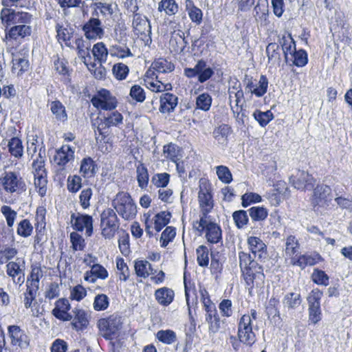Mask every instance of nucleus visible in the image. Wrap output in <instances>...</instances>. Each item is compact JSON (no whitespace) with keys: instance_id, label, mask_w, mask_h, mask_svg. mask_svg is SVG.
Returning a JSON list of instances; mask_svg holds the SVG:
<instances>
[{"instance_id":"obj_1","label":"nucleus","mask_w":352,"mask_h":352,"mask_svg":"<svg viewBox=\"0 0 352 352\" xmlns=\"http://www.w3.org/2000/svg\"><path fill=\"white\" fill-rule=\"evenodd\" d=\"M112 206L124 220H132L137 214V206L128 192H119L112 200Z\"/></svg>"},{"instance_id":"obj_2","label":"nucleus","mask_w":352,"mask_h":352,"mask_svg":"<svg viewBox=\"0 0 352 352\" xmlns=\"http://www.w3.org/2000/svg\"><path fill=\"white\" fill-rule=\"evenodd\" d=\"M0 187L11 195H21L27 189L25 182L21 174L10 170L6 171L1 176Z\"/></svg>"},{"instance_id":"obj_3","label":"nucleus","mask_w":352,"mask_h":352,"mask_svg":"<svg viewBox=\"0 0 352 352\" xmlns=\"http://www.w3.org/2000/svg\"><path fill=\"white\" fill-rule=\"evenodd\" d=\"M331 189L327 185H318L314 188L311 203L315 212L320 214L324 212L331 200Z\"/></svg>"},{"instance_id":"obj_4","label":"nucleus","mask_w":352,"mask_h":352,"mask_svg":"<svg viewBox=\"0 0 352 352\" xmlns=\"http://www.w3.org/2000/svg\"><path fill=\"white\" fill-rule=\"evenodd\" d=\"M193 227L199 232L205 230L208 242L212 244L222 242V230L220 226L208 221L205 217H201L199 221L195 222Z\"/></svg>"},{"instance_id":"obj_5","label":"nucleus","mask_w":352,"mask_h":352,"mask_svg":"<svg viewBox=\"0 0 352 352\" xmlns=\"http://www.w3.org/2000/svg\"><path fill=\"white\" fill-rule=\"evenodd\" d=\"M101 234L106 239L114 237L119 228V221L116 212L111 208L105 209L100 216Z\"/></svg>"},{"instance_id":"obj_6","label":"nucleus","mask_w":352,"mask_h":352,"mask_svg":"<svg viewBox=\"0 0 352 352\" xmlns=\"http://www.w3.org/2000/svg\"><path fill=\"white\" fill-rule=\"evenodd\" d=\"M122 325L121 317L115 315L100 319L98 322L100 334L106 340H112L117 336L122 329Z\"/></svg>"},{"instance_id":"obj_7","label":"nucleus","mask_w":352,"mask_h":352,"mask_svg":"<svg viewBox=\"0 0 352 352\" xmlns=\"http://www.w3.org/2000/svg\"><path fill=\"white\" fill-rule=\"evenodd\" d=\"M171 213L168 211H162L156 214L153 218L150 212L144 214L145 232L151 237L153 236V224L157 232H160L170 221Z\"/></svg>"},{"instance_id":"obj_8","label":"nucleus","mask_w":352,"mask_h":352,"mask_svg":"<svg viewBox=\"0 0 352 352\" xmlns=\"http://www.w3.org/2000/svg\"><path fill=\"white\" fill-rule=\"evenodd\" d=\"M257 328H255L256 330ZM237 336L241 342L252 346L256 340L254 329L250 317L248 315H243L239 319L238 323Z\"/></svg>"},{"instance_id":"obj_9","label":"nucleus","mask_w":352,"mask_h":352,"mask_svg":"<svg viewBox=\"0 0 352 352\" xmlns=\"http://www.w3.org/2000/svg\"><path fill=\"white\" fill-rule=\"evenodd\" d=\"M246 284L253 287H263L265 282V275L261 265L258 263H252V265L241 271Z\"/></svg>"},{"instance_id":"obj_10","label":"nucleus","mask_w":352,"mask_h":352,"mask_svg":"<svg viewBox=\"0 0 352 352\" xmlns=\"http://www.w3.org/2000/svg\"><path fill=\"white\" fill-rule=\"evenodd\" d=\"M230 104L232 113L239 124H244V118L246 117L245 111L243 109L245 102L243 89L232 91L229 89Z\"/></svg>"},{"instance_id":"obj_11","label":"nucleus","mask_w":352,"mask_h":352,"mask_svg":"<svg viewBox=\"0 0 352 352\" xmlns=\"http://www.w3.org/2000/svg\"><path fill=\"white\" fill-rule=\"evenodd\" d=\"M92 104L97 109L111 111L116 109L118 101L108 89H100L91 100Z\"/></svg>"},{"instance_id":"obj_12","label":"nucleus","mask_w":352,"mask_h":352,"mask_svg":"<svg viewBox=\"0 0 352 352\" xmlns=\"http://www.w3.org/2000/svg\"><path fill=\"white\" fill-rule=\"evenodd\" d=\"M94 17L90 18L82 26V30L87 39L96 40L102 38L104 34V30L101 21L94 17L98 15L96 10L93 12Z\"/></svg>"},{"instance_id":"obj_13","label":"nucleus","mask_w":352,"mask_h":352,"mask_svg":"<svg viewBox=\"0 0 352 352\" xmlns=\"http://www.w3.org/2000/svg\"><path fill=\"white\" fill-rule=\"evenodd\" d=\"M0 18L6 27L16 25L21 21H32V15L25 12H18L6 7L1 11Z\"/></svg>"},{"instance_id":"obj_14","label":"nucleus","mask_w":352,"mask_h":352,"mask_svg":"<svg viewBox=\"0 0 352 352\" xmlns=\"http://www.w3.org/2000/svg\"><path fill=\"white\" fill-rule=\"evenodd\" d=\"M8 333L10 340V344L13 347L23 349L29 346L30 338L25 330L22 329L19 326H9L8 327Z\"/></svg>"},{"instance_id":"obj_15","label":"nucleus","mask_w":352,"mask_h":352,"mask_svg":"<svg viewBox=\"0 0 352 352\" xmlns=\"http://www.w3.org/2000/svg\"><path fill=\"white\" fill-rule=\"evenodd\" d=\"M122 115L117 111L107 113V116L104 117V119L101 120L95 130V133L96 134L98 133L99 135L105 137L107 133L106 129L111 126H118L120 124H122Z\"/></svg>"},{"instance_id":"obj_16","label":"nucleus","mask_w":352,"mask_h":352,"mask_svg":"<svg viewBox=\"0 0 352 352\" xmlns=\"http://www.w3.org/2000/svg\"><path fill=\"white\" fill-rule=\"evenodd\" d=\"M71 222L74 230L82 232L86 231V234L89 236L93 232V218L88 214H72L71 215Z\"/></svg>"},{"instance_id":"obj_17","label":"nucleus","mask_w":352,"mask_h":352,"mask_svg":"<svg viewBox=\"0 0 352 352\" xmlns=\"http://www.w3.org/2000/svg\"><path fill=\"white\" fill-rule=\"evenodd\" d=\"M90 316L83 309L75 307L72 309L71 325L76 331H82L87 328Z\"/></svg>"},{"instance_id":"obj_18","label":"nucleus","mask_w":352,"mask_h":352,"mask_svg":"<svg viewBox=\"0 0 352 352\" xmlns=\"http://www.w3.org/2000/svg\"><path fill=\"white\" fill-rule=\"evenodd\" d=\"M292 186L298 190L311 188L315 183V179L308 173L304 170H298L296 175L289 178Z\"/></svg>"},{"instance_id":"obj_19","label":"nucleus","mask_w":352,"mask_h":352,"mask_svg":"<svg viewBox=\"0 0 352 352\" xmlns=\"http://www.w3.org/2000/svg\"><path fill=\"white\" fill-rule=\"evenodd\" d=\"M74 148L68 144L63 145L56 151L54 162L60 166H64L74 160Z\"/></svg>"},{"instance_id":"obj_20","label":"nucleus","mask_w":352,"mask_h":352,"mask_svg":"<svg viewBox=\"0 0 352 352\" xmlns=\"http://www.w3.org/2000/svg\"><path fill=\"white\" fill-rule=\"evenodd\" d=\"M199 207L202 212V217L207 219V214L212 210L214 206L212 196L209 189L205 186L200 187L198 195Z\"/></svg>"},{"instance_id":"obj_21","label":"nucleus","mask_w":352,"mask_h":352,"mask_svg":"<svg viewBox=\"0 0 352 352\" xmlns=\"http://www.w3.org/2000/svg\"><path fill=\"white\" fill-rule=\"evenodd\" d=\"M17 258L16 261H10L6 265V273L12 278L16 285H21L25 280L24 267L21 266Z\"/></svg>"},{"instance_id":"obj_22","label":"nucleus","mask_w":352,"mask_h":352,"mask_svg":"<svg viewBox=\"0 0 352 352\" xmlns=\"http://www.w3.org/2000/svg\"><path fill=\"white\" fill-rule=\"evenodd\" d=\"M70 309L71 305L69 300L67 298H60L55 302L52 314L60 320L69 321L72 320V314L68 312Z\"/></svg>"},{"instance_id":"obj_23","label":"nucleus","mask_w":352,"mask_h":352,"mask_svg":"<svg viewBox=\"0 0 352 352\" xmlns=\"http://www.w3.org/2000/svg\"><path fill=\"white\" fill-rule=\"evenodd\" d=\"M248 244L252 254L258 260L267 258V247L264 242L258 237L250 236L248 238Z\"/></svg>"},{"instance_id":"obj_24","label":"nucleus","mask_w":352,"mask_h":352,"mask_svg":"<svg viewBox=\"0 0 352 352\" xmlns=\"http://www.w3.org/2000/svg\"><path fill=\"white\" fill-rule=\"evenodd\" d=\"M133 28L138 35L150 34L151 32L149 21L140 13L133 15Z\"/></svg>"},{"instance_id":"obj_25","label":"nucleus","mask_w":352,"mask_h":352,"mask_svg":"<svg viewBox=\"0 0 352 352\" xmlns=\"http://www.w3.org/2000/svg\"><path fill=\"white\" fill-rule=\"evenodd\" d=\"M154 296L160 305L167 307L173 301L175 292L170 288L163 287L155 290Z\"/></svg>"},{"instance_id":"obj_26","label":"nucleus","mask_w":352,"mask_h":352,"mask_svg":"<svg viewBox=\"0 0 352 352\" xmlns=\"http://www.w3.org/2000/svg\"><path fill=\"white\" fill-rule=\"evenodd\" d=\"M109 276L107 270L101 265L97 264L92 266L90 271H87L84 276L85 280L94 283L97 278L106 279Z\"/></svg>"},{"instance_id":"obj_27","label":"nucleus","mask_w":352,"mask_h":352,"mask_svg":"<svg viewBox=\"0 0 352 352\" xmlns=\"http://www.w3.org/2000/svg\"><path fill=\"white\" fill-rule=\"evenodd\" d=\"M177 104V97L169 93H166L160 97V111L162 113H170Z\"/></svg>"},{"instance_id":"obj_28","label":"nucleus","mask_w":352,"mask_h":352,"mask_svg":"<svg viewBox=\"0 0 352 352\" xmlns=\"http://www.w3.org/2000/svg\"><path fill=\"white\" fill-rule=\"evenodd\" d=\"M7 34V37L16 40L19 38H25L32 33V28L30 25H13Z\"/></svg>"},{"instance_id":"obj_29","label":"nucleus","mask_w":352,"mask_h":352,"mask_svg":"<svg viewBox=\"0 0 352 352\" xmlns=\"http://www.w3.org/2000/svg\"><path fill=\"white\" fill-rule=\"evenodd\" d=\"M7 146L12 157L19 160L23 156V142L19 138L13 137L9 140Z\"/></svg>"},{"instance_id":"obj_30","label":"nucleus","mask_w":352,"mask_h":352,"mask_svg":"<svg viewBox=\"0 0 352 352\" xmlns=\"http://www.w3.org/2000/svg\"><path fill=\"white\" fill-rule=\"evenodd\" d=\"M45 151L41 148L36 159L33 160L32 164L34 176L47 175L45 168Z\"/></svg>"},{"instance_id":"obj_31","label":"nucleus","mask_w":352,"mask_h":352,"mask_svg":"<svg viewBox=\"0 0 352 352\" xmlns=\"http://www.w3.org/2000/svg\"><path fill=\"white\" fill-rule=\"evenodd\" d=\"M27 153L31 159L36 155L37 152L39 153V149L45 151L44 146H43V142L39 141L36 135H29L27 138Z\"/></svg>"},{"instance_id":"obj_32","label":"nucleus","mask_w":352,"mask_h":352,"mask_svg":"<svg viewBox=\"0 0 352 352\" xmlns=\"http://www.w3.org/2000/svg\"><path fill=\"white\" fill-rule=\"evenodd\" d=\"M185 8L190 20L197 25H199L203 17L201 10L195 6L192 0H185Z\"/></svg>"},{"instance_id":"obj_33","label":"nucleus","mask_w":352,"mask_h":352,"mask_svg":"<svg viewBox=\"0 0 352 352\" xmlns=\"http://www.w3.org/2000/svg\"><path fill=\"white\" fill-rule=\"evenodd\" d=\"M96 165L90 157H84L80 162V173L85 178H91L96 173Z\"/></svg>"},{"instance_id":"obj_34","label":"nucleus","mask_w":352,"mask_h":352,"mask_svg":"<svg viewBox=\"0 0 352 352\" xmlns=\"http://www.w3.org/2000/svg\"><path fill=\"white\" fill-rule=\"evenodd\" d=\"M134 267L137 276L144 278L156 273V271H153L151 264L145 260L135 261Z\"/></svg>"},{"instance_id":"obj_35","label":"nucleus","mask_w":352,"mask_h":352,"mask_svg":"<svg viewBox=\"0 0 352 352\" xmlns=\"http://www.w3.org/2000/svg\"><path fill=\"white\" fill-rule=\"evenodd\" d=\"M198 80L201 82H205L208 80L214 74L213 70L207 67L206 61L204 60H199L196 65L195 66Z\"/></svg>"},{"instance_id":"obj_36","label":"nucleus","mask_w":352,"mask_h":352,"mask_svg":"<svg viewBox=\"0 0 352 352\" xmlns=\"http://www.w3.org/2000/svg\"><path fill=\"white\" fill-rule=\"evenodd\" d=\"M231 133V127L228 124H223L214 129L212 135L219 144H225L227 143L228 138Z\"/></svg>"},{"instance_id":"obj_37","label":"nucleus","mask_w":352,"mask_h":352,"mask_svg":"<svg viewBox=\"0 0 352 352\" xmlns=\"http://www.w3.org/2000/svg\"><path fill=\"white\" fill-rule=\"evenodd\" d=\"M302 302L301 296L299 293L289 292L286 294L283 299L284 307L288 309H295L298 307Z\"/></svg>"},{"instance_id":"obj_38","label":"nucleus","mask_w":352,"mask_h":352,"mask_svg":"<svg viewBox=\"0 0 352 352\" xmlns=\"http://www.w3.org/2000/svg\"><path fill=\"white\" fill-rule=\"evenodd\" d=\"M136 173L138 186L142 189H145L148 186L149 181L147 168L142 163H139L136 168Z\"/></svg>"},{"instance_id":"obj_39","label":"nucleus","mask_w":352,"mask_h":352,"mask_svg":"<svg viewBox=\"0 0 352 352\" xmlns=\"http://www.w3.org/2000/svg\"><path fill=\"white\" fill-rule=\"evenodd\" d=\"M43 273L38 266H34L32 267V270L29 277L27 279L26 286L27 287H34L38 289L40 279L43 277Z\"/></svg>"},{"instance_id":"obj_40","label":"nucleus","mask_w":352,"mask_h":352,"mask_svg":"<svg viewBox=\"0 0 352 352\" xmlns=\"http://www.w3.org/2000/svg\"><path fill=\"white\" fill-rule=\"evenodd\" d=\"M280 44L286 61H288L289 59V56H292L296 51L295 41L292 36L289 35L287 37L283 36L282 38Z\"/></svg>"},{"instance_id":"obj_41","label":"nucleus","mask_w":352,"mask_h":352,"mask_svg":"<svg viewBox=\"0 0 352 352\" xmlns=\"http://www.w3.org/2000/svg\"><path fill=\"white\" fill-rule=\"evenodd\" d=\"M205 320L208 324V331L210 334H214L219 331L221 328V321L217 311L209 315H205Z\"/></svg>"},{"instance_id":"obj_42","label":"nucleus","mask_w":352,"mask_h":352,"mask_svg":"<svg viewBox=\"0 0 352 352\" xmlns=\"http://www.w3.org/2000/svg\"><path fill=\"white\" fill-rule=\"evenodd\" d=\"M299 243L294 236L290 235L286 239L285 255L289 258L298 254L299 250Z\"/></svg>"},{"instance_id":"obj_43","label":"nucleus","mask_w":352,"mask_h":352,"mask_svg":"<svg viewBox=\"0 0 352 352\" xmlns=\"http://www.w3.org/2000/svg\"><path fill=\"white\" fill-rule=\"evenodd\" d=\"M159 12L164 11L168 15H174L178 12V5L175 0H161L158 3Z\"/></svg>"},{"instance_id":"obj_44","label":"nucleus","mask_w":352,"mask_h":352,"mask_svg":"<svg viewBox=\"0 0 352 352\" xmlns=\"http://www.w3.org/2000/svg\"><path fill=\"white\" fill-rule=\"evenodd\" d=\"M179 148L175 144L170 143L164 146V153L165 157L173 162H177L180 160L181 154H180Z\"/></svg>"},{"instance_id":"obj_45","label":"nucleus","mask_w":352,"mask_h":352,"mask_svg":"<svg viewBox=\"0 0 352 352\" xmlns=\"http://www.w3.org/2000/svg\"><path fill=\"white\" fill-rule=\"evenodd\" d=\"M156 338L160 342L168 345L173 344L177 340L176 333L170 329L158 331Z\"/></svg>"},{"instance_id":"obj_46","label":"nucleus","mask_w":352,"mask_h":352,"mask_svg":"<svg viewBox=\"0 0 352 352\" xmlns=\"http://www.w3.org/2000/svg\"><path fill=\"white\" fill-rule=\"evenodd\" d=\"M248 212L251 219L253 221H264L268 215L267 208L263 206H253L250 208Z\"/></svg>"},{"instance_id":"obj_47","label":"nucleus","mask_w":352,"mask_h":352,"mask_svg":"<svg viewBox=\"0 0 352 352\" xmlns=\"http://www.w3.org/2000/svg\"><path fill=\"white\" fill-rule=\"evenodd\" d=\"M152 68L159 73H166L172 72L174 65L164 58H159L152 63Z\"/></svg>"},{"instance_id":"obj_48","label":"nucleus","mask_w":352,"mask_h":352,"mask_svg":"<svg viewBox=\"0 0 352 352\" xmlns=\"http://www.w3.org/2000/svg\"><path fill=\"white\" fill-rule=\"evenodd\" d=\"M94 58L101 64L107 60L108 50L102 42L95 44L91 50Z\"/></svg>"},{"instance_id":"obj_49","label":"nucleus","mask_w":352,"mask_h":352,"mask_svg":"<svg viewBox=\"0 0 352 352\" xmlns=\"http://www.w3.org/2000/svg\"><path fill=\"white\" fill-rule=\"evenodd\" d=\"M12 72L17 76L21 75L23 72L27 71L29 67L28 60L24 58L17 57L12 60Z\"/></svg>"},{"instance_id":"obj_50","label":"nucleus","mask_w":352,"mask_h":352,"mask_svg":"<svg viewBox=\"0 0 352 352\" xmlns=\"http://www.w3.org/2000/svg\"><path fill=\"white\" fill-rule=\"evenodd\" d=\"M45 214L46 209L44 207L37 208L35 217V228L38 233H41L45 230L46 225Z\"/></svg>"},{"instance_id":"obj_51","label":"nucleus","mask_w":352,"mask_h":352,"mask_svg":"<svg viewBox=\"0 0 352 352\" xmlns=\"http://www.w3.org/2000/svg\"><path fill=\"white\" fill-rule=\"evenodd\" d=\"M253 117L258 122L260 126H265L268 123L274 119L273 113L270 111H261L256 110L253 113Z\"/></svg>"},{"instance_id":"obj_52","label":"nucleus","mask_w":352,"mask_h":352,"mask_svg":"<svg viewBox=\"0 0 352 352\" xmlns=\"http://www.w3.org/2000/svg\"><path fill=\"white\" fill-rule=\"evenodd\" d=\"M33 226L28 219H23L19 223L16 229L18 235L27 238L32 235Z\"/></svg>"},{"instance_id":"obj_53","label":"nucleus","mask_w":352,"mask_h":352,"mask_svg":"<svg viewBox=\"0 0 352 352\" xmlns=\"http://www.w3.org/2000/svg\"><path fill=\"white\" fill-rule=\"evenodd\" d=\"M197 263L201 267H207L209 264V252L205 245H199L196 250Z\"/></svg>"},{"instance_id":"obj_54","label":"nucleus","mask_w":352,"mask_h":352,"mask_svg":"<svg viewBox=\"0 0 352 352\" xmlns=\"http://www.w3.org/2000/svg\"><path fill=\"white\" fill-rule=\"evenodd\" d=\"M289 60L298 67H303L308 61L307 52L303 50H296Z\"/></svg>"},{"instance_id":"obj_55","label":"nucleus","mask_w":352,"mask_h":352,"mask_svg":"<svg viewBox=\"0 0 352 352\" xmlns=\"http://www.w3.org/2000/svg\"><path fill=\"white\" fill-rule=\"evenodd\" d=\"M232 218L236 226L239 229L243 228L246 226L249 221L247 211L243 210H237L233 212Z\"/></svg>"},{"instance_id":"obj_56","label":"nucleus","mask_w":352,"mask_h":352,"mask_svg":"<svg viewBox=\"0 0 352 352\" xmlns=\"http://www.w3.org/2000/svg\"><path fill=\"white\" fill-rule=\"evenodd\" d=\"M34 177V186L38 192L39 195L43 197L47 192V175H37Z\"/></svg>"},{"instance_id":"obj_57","label":"nucleus","mask_w":352,"mask_h":352,"mask_svg":"<svg viewBox=\"0 0 352 352\" xmlns=\"http://www.w3.org/2000/svg\"><path fill=\"white\" fill-rule=\"evenodd\" d=\"M176 235L175 228L172 226H168L162 232L160 237L161 246L165 248L171 242Z\"/></svg>"},{"instance_id":"obj_58","label":"nucleus","mask_w":352,"mask_h":352,"mask_svg":"<svg viewBox=\"0 0 352 352\" xmlns=\"http://www.w3.org/2000/svg\"><path fill=\"white\" fill-rule=\"evenodd\" d=\"M109 305V299L107 295L101 294L95 296L93 307L96 311H104L108 308Z\"/></svg>"},{"instance_id":"obj_59","label":"nucleus","mask_w":352,"mask_h":352,"mask_svg":"<svg viewBox=\"0 0 352 352\" xmlns=\"http://www.w3.org/2000/svg\"><path fill=\"white\" fill-rule=\"evenodd\" d=\"M261 201V196L255 192H246L241 197V204L244 208H247L251 204L260 203Z\"/></svg>"},{"instance_id":"obj_60","label":"nucleus","mask_w":352,"mask_h":352,"mask_svg":"<svg viewBox=\"0 0 352 352\" xmlns=\"http://www.w3.org/2000/svg\"><path fill=\"white\" fill-rule=\"evenodd\" d=\"M51 111L56 117V118L61 121L67 120V116L65 112L64 106L59 101H54L51 104Z\"/></svg>"},{"instance_id":"obj_61","label":"nucleus","mask_w":352,"mask_h":352,"mask_svg":"<svg viewBox=\"0 0 352 352\" xmlns=\"http://www.w3.org/2000/svg\"><path fill=\"white\" fill-rule=\"evenodd\" d=\"M1 212L6 218L8 226L12 228L17 217L16 212L12 210L10 206L6 205L1 206Z\"/></svg>"},{"instance_id":"obj_62","label":"nucleus","mask_w":352,"mask_h":352,"mask_svg":"<svg viewBox=\"0 0 352 352\" xmlns=\"http://www.w3.org/2000/svg\"><path fill=\"white\" fill-rule=\"evenodd\" d=\"M217 175L219 179L224 184H230L232 181V175L229 168L226 166L216 167Z\"/></svg>"},{"instance_id":"obj_63","label":"nucleus","mask_w":352,"mask_h":352,"mask_svg":"<svg viewBox=\"0 0 352 352\" xmlns=\"http://www.w3.org/2000/svg\"><path fill=\"white\" fill-rule=\"evenodd\" d=\"M311 278L317 285L327 286L329 284V276L322 270L315 269L312 273Z\"/></svg>"},{"instance_id":"obj_64","label":"nucleus","mask_w":352,"mask_h":352,"mask_svg":"<svg viewBox=\"0 0 352 352\" xmlns=\"http://www.w3.org/2000/svg\"><path fill=\"white\" fill-rule=\"evenodd\" d=\"M170 175L166 173H157L153 176L151 182L157 188H164L169 182Z\"/></svg>"}]
</instances>
